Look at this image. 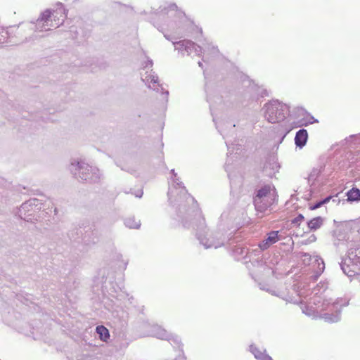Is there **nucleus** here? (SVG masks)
Here are the masks:
<instances>
[{
    "label": "nucleus",
    "instance_id": "obj_19",
    "mask_svg": "<svg viewBox=\"0 0 360 360\" xmlns=\"http://www.w3.org/2000/svg\"><path fill=\"white\" fill-rule=\"evenodd\" d=\"M232 218L230 210L224 211L219 218V229L224 230L225 226H229L233 224Z\"/></svg>",
    "mask_w": 360,
    "mask_h": 360
},
{
    "label": "nucleus",
    "instance_id": "obj_37",
    "mask_svg": "<svg viewBox=\"0 0 360 360\" xmlns=\"http://www.w3.org/2000/svg\"><path fill=\"white\" fill-rule=\"evenodd\" d=\"M143 191H139L137 193L135 194L136 197L141 198L143 195Z\"/></svg>",
    "mask_w": 360,
    "mask_h": 360
},
{
    "label": "nucleus",
    "instance_id": "obj_45",
    "mask_svg": "<svg viewBox=\"0 0 360 360\" xmlns=\"http://www.w3.org/2000/svg\"><path fill=\"white\" fill-rule=\"evenodd\" d=\"M173 191H169L168 192V195H169V200H171V198H170V195L171 193H172Z\"/></svg>",
    "mask_w": 360,
    "mask_h": 360
},
{
    "label": "nucleus",
    "instance_id": "obj_29",
    "mask_svg": "<svg viewBox=\"0 0 360 360\" xmlns=\"http://www.w3.org/2000/svg\"><path fill=\"white\" fill-rule=\"evenodd\" d=\"M187 41H188V40L184 39V40H180L178 41H172V43L174 45L175 49L178 50L179 52L184 54L183 52L186 51V46H183V44L185 45Z\"/></svg>",
    "mask_w": 360,
    "mask_h": 360
},
{
    "label": "nucleus",
    "instance_id": "obj_41",
    "mask_svg": "<svg viewBox=\"0 0 360 360\" xmlns=\"http://www.w3.org/2000/svg\"><path fill=\"white\" fill-rule=\"evenodd\" d=\"M178 360H186V357L184 355H182L181 356L179 357Z\"/></svg>",
    "mask_w": 360,
    "mask_h": 360
},
{
    "label": "nucleus",
    "instance_id": "obj_11",
    "mask_svg": "<svg viewBox=\"0 0 360 360\" xmlns=\"http://www.w3.org/2000/svg\"><path fill=\"white\" fill-rule=\"evenodd\" d=\"M340 266L343 273L349 277L353 276H360V259L359 260H349L342 259Z\"/></svg>",
    "mask_w": 360,
    "mask_h": 360
},
{
    "label": "nucleus",
    "instance_id": "obj_8",
    "mask_svg": "<svg viewBox=\"0 0 360 360\" xmlns=\"http://www.w3.org/2000/svg\"><path fill=\"white\" fill-rule=\"evenodd\" d=\"M147 60L142 64L143 69H150V73L148 72H146V76L145 78H141L142 81L148 85V88L153 89L156 90L158 92H161L162 94L165 95L166 101H167V96L169 95V91L167 90H165L161 84H159L158 76L157 74L153 71V61L149 57H146Z\"/></svg>",
    "mask_w": 360,
    "mask_h": 360
},
{
    "label": "nucleus",
    "instance_id": "obj_40",
    "mask_svg": "<svg viewBox=\"0 0 360 360\" xmlns=\"http://www.w3.org/2000/svg\"><path fill=\"white\" fill-rule=\"evenodd\" d=\"M198 64L199 67H200L201 68H203V65H202V63L201 61H199L198 63Z\"/></svg>",
    "mask_w": 360,
    "mask_h": 360
},
{
    "label": "nucleus",
    "instance_id": "obj_34",
    "mask_svg": "<svg viewBox=\"0 0 360 360\" xmlns=\"http://www.w3.org/2000/svg\"><path fill=\"white\" fill-rule=\"evenodd\" d=\"M215 124H216L217 129H218L219 132L223 136L224 139H225L226 136H227V134L226 133L225 129L223 128L219 129V126L218 125V124L217 122H215Z\"/></svg>",
    "mask_w": 360,
    "mask_h": 360
},
{
    "label": "nucleus",
    "instance_id": "obj_2",
    "mask_svg": "<svg viewBox=\"0 0 360 360\" xmlns=\"http://www.w3.org/2000/svg\"><path fill=\"white\" fill-rule=\"evenodd\" d=\"M70 170L76 179L87 184L99 182L102 175L97 167L90 166L83 161L72 162Z\"/></svg>",
    "mask_w": 360,
    "mask_h": 360
},
{
    "label": "nucleus",
    "instance_id": "obj_10",
    "mask_svg": "<svg viewBox=\"0 0 360 360\" xmlns=\"http://www.w3.org/2000/svg\"><path fill=\"white\" fill-rule=\"evenodd\" d=\"M153 335L161 340H167L174 347H178L183 352V344L179 337L176 335L168 333L164 328L155 326L153 328Z\"/></svg>",
    "mask_w": 360,
    "mask_h": 360
},
{
    "label": "nucleus",
    "instance_id": "obj_49",
    "mask_svg": "<svg viewBox=\"0 0 360 360\" xmlns=\"http://www.w3.org/2000/svg\"><path fill=\"white\" fill-rule=\"evenodd\" d=\"M127 265V262H125V263H124V269H126Z\"/></svg>",
    "mask_w": 360,
    "mask_h": 360
},
{
    "label": "nucleus",
    "instance_id": "obj_51",
    "mask_svg": "<svg viewBox=\"0 0 360 360\" xmlns=\"http://www.w3.org/2000/svg\"><path fill=\"white\" fill-rule=\"evenodd\" d=\"M359 281H360V279H359Z\"/></svg>",
    "mask_w": 360,
    "mask_h": 360
},
{
    "label": "nucleus",
    "instance_id": "obj_30",
    "mask_svg": "<svg viewBox=\"0 0 360 360\" xmlns=\"http://www.w3.org/2000/svg\"><path fill=\"white\" fill-rule=\"evenodd\" d=\"M32 23L35 24L34 25V31L35 32H42L44 30H49L50 29H46L47 26L45 22H39L38 19L36 20V22H31Z\"/></svg>",
    "mask_w": 360,
    "mask_h": 360
},
{
    "label": "nucleus",
    "instance_id": "obj_25",
    "mask_svg": "<svg viewBox=\"0 0 360 360\" xmlns=\"http://www.w3.org/2000/svg\"><path fill=\"white\" fill-rule=\"evenodd\" d=\"M270 191L271 186L269 184L265 185L257 191L256 195L254 197V198H257V200H259V199L266 197L270 193Z\"/></svg>",
    "mask_w": 360,
    "mask_h": 360
},
{
    "label": "nucleus",
    "instance_id": "obj_18",
    "mask_svg": "<svg viewBox=\"0 0 360 360\" xmlns=\"http://www.w3.org/2000/svg\"><path fill=\"white\" fill-rule=\"evenodd\" d=\"M315 262L317 264V269L315 271L314 274L310 277L311 281H316L321 275L325 269V263L323 259L319 256L315 257Z\"/></svg>",
    "mask_w": 360,
    "mask_h": 360
},
{
    "label": "nucleus",
    "instance_id": "obj_6",
    "mask_svg": "<svg viewBox=\"0 0 360 360\" xmlns=\"http://www.w3.org/2000/svg\"><path fill=\"white\" fill-rule=\"evenodd\" d=\"M42 205L41 200L31 198L21 205L18 208V214L20 219L27 222H32L34 220H37V213L42 208Z\"/></svg>",
    "mask_w": 360,
    "mask_h": 360
},
{
    "label": "nucleus",
    "instance_id": "obj_44",
    "mask_svg": "<svg viewBox=\"0 0 360 360\" xmlns=\"http://www.w3.org/2000/svg\"><path fill=\"white\" fill-rule=\"evenodd\" d=\"M196 29L198 30V32L202 34V30L201 28H198V27H196Z\"/></svg>",
    "mask_w": 360,
    "mask_h": 360
},
{
    "label": "nucleus",
    "instance_id": "obj_5",
    "mask_svg": "<svg viewBox=\"0 0 360 360\" xmlns=\"http://www.w3.org/2000/svg\"><path fill=\"white\" fill-rule=\"evenodd\" d=\"M121 288L112 281H108L107 278L104 280V277L93 286V290L98 295H101L103 298H106L114 302L113 299L119 300V297L122 295L119 294ZM115 304V303H113Z\"/></svg>",
    "mask_w": 360,
    "mask_h": 360
},
{
    "label": "nucleus",
    "instance_id": "obj_21",
    "mask_svg": "<svg viewBox=\"0 0 360 360\" xmlns=\"http://www.w3.org/2000/svg\"><path fill=\"white\" fill-rule=\"evenodd\" d=\"M347 201L349 202H360V189L352 187L346 193Z\"/></svg>",
    "mask_w": 360,
    "mask_h": 360
},
{
    "label": "nucleus",
    "instance_id": "obj_7",
    "mask_svg": "<svg viewBox=\"0 0 360 360\" xmlns=\"http://www.w3.org/2000/svg\"><path fill=\"white\" fill-rule=\"evenodd\" d=\"M155 15L160 19H164L166 15L169 18L174 17L178 18V20H174L175 26L168 25L172 30L181 28V22L186 20L185 13L179 11L175 4H170L167 6H160L155 12Z\"/></svg>",
    "mask_w": 360,
    "mask_h": 360
},
{
    "label": "nucleus",
    "instance_id": "obj_15",
    "mask_svg": "<svg viewBox=\"0 0 360 360\" xmlns=\"http://www.w3.org/2000/svg\"><path fill=\"white\" fill-rule=\"evenodd\" d=\"M308 132L305 129H299L295 136V144L296 147L302 148L307 143Z\"/></svg>",
    "mask_w": 360,
    "mask_h": 360
},
{
    "label": "nucleus",
    "instance_id": "obj_3",
    "mask_svg": "<svg viewBox=\"0 0 360 360\" xmlns=\"http://www.w3.org/2000/svg\"><path fill=\"white\" fill-rule=\"evenodd\" d=\"M263 108L265 110L264 117L270 123L283 121L289 113V107L278 100H273L266 103Z\"/></svg>",
    "mask_w": 360,
    "mask_h": 360
},
{
    "label": "nucleus",
    "instance_id": "obj_17",
    "mask_svg": "<svg viewBox=\"0 0 360 360\" xmlns=\"http://www.w3.org/2000/svg\"><path fill=\"white\" fill-rule=\"evenodd\" d=\"M330 309L334 310L335 312L324 313L322 315V318L325 320V321H326L328 323L338 322L341 319V309H333L332 307H331Z\"/></svg>",
    "mask_w": 360,
    "mask_h": 360
},
{
    "label": "nucleus",
    "instance_id": "obj_26",
    "mask_svg": "<svg viewBox=\"0 0 360 360\" xmlns=\"http://www.w3.org/2000/svg\"><path fill=\"white\" fill-rule=\"evenodd\" d=\"M253 201L255 209L261 212H265L269 207V205L264 202V198H261L259 200H257V198H254Z\"/></svg>",
    "mask_w": 360,
    "mask_h": 360
},
{
    "label": "nucleus",
    "instance_id": "obj_1",
    "mask_svg": "<svg viewBox=\"0 0 360 360\" xmlns=\"http://www.w3.org/2000/svg\"><path fill=\"white\" fill-rule=\"evenodd\" d=\"M171 173L173 175L172 181L174 184L181 188L179 198H182L183 200L176 207V214L179 219H181L184 227L187 229L193 228L195 232L197 239L205 249L218 248L223 246L225 240L229 238L223 234L219 238L211 236L207 238V228L205 224V219L202 214L197 201L188 193L183 182L177 177V174L174 169L171 170Z\"/></svg>",
    "mask_w": 360,
    "mask_h": 360
},
{
    "label": "nucleus",
    "instance_id": "obj_43",
    "mask_svg": "<svg viewBox=\"0 0 360 360\" xmlns=\"http://www.w3.org/2000/svg\"><path fill=\"white\" fill-rule=\"evenodd\" d=\"M290 130H288L283 136L281 141L284 139V137L286 136V134L289 132Z\"/></svg>",
    "mask_w": 360,
    "mask_h": 360
},
{
    "label": "nucleus",
    "instance_id": "obj_13",
    "mask_svg": "<svg viewBox=\"0 0 360 360\" xmlns=\"http://www.w3.org/2000/svg\"><path fill=\"white\" fill-rule=\"evenodd\" d=\"M279 167L280 165L275 157H269L264 165L263 172L266 176L272 178L278 172Z\"/></svg>",
    "mask_w": 360,
    "mask_h": 360
},
{
    "label": "nucleus",
    "instance_id": "obj_33",
    "mask_svg": "<svg viewBox=\"0 0 360 360\" xmlns=\"http://www.w3.org/2000/svg\"><path fill=\"white\" fill-rule=\"evenodd\" d=\"M322 205H323L322 202H321V200H319V201H317L314 205H310L309 206V210H316V209L321 207Z\"/></svg>",
    "mask_w": 360,
    "mask_h": 360
},
{
    "label": "nucleus",
    "instance_id": "obj_20",
    "mask_svg": "<svg viewBox=\"0 0 360 360\" xmlns=\"http://www.w3.org/2000/svg\"><path fill=\"white\" fill-rule=\"evenodd\" d=\"M250 351L257 360H273L272 358L266 353V350L262 352L253 345L250 346Z\"/></svg>",
    "mask_w": 360,
    "mask_h": 360
},
{
    "label": "nucleus",
    "instance_id": "obj_16",
    "mask_svg": "<svg viewBox=\"0 0 360 360\" xmlns=\"http://www.w3.org/2000/svg\"><path fill=\"white\" fill-rule=\"evenodd\" d=\"M349 300H348V299L338 297L333 302H332L331 299L324 300L323 304L326 305V307H329L331 305V307L333 309H340L342 310V308L343 307H346V306L349 305Z\"/></svg>",
    "mask_w": 360,
    "mask_h": 360
},
{
    "label": "nucleus",
    "instance_id": "obj_35",
    "mask_svg": "<svg viewBox=\"0 0 360 360\" xmlns=\"http://www.w3.org/2000/svg\"><path fill=\"white\" fill-rule=\"evenodd\" d=\"M258 95L260 97H264V96H269L267 90L266 89H261V91L259 89H258Z\"/></svg>",
    "mask_w": 360,
    "mask_h": 360
},
{
    "label": "nucleus",
    "instance_id": "obj_12",
    "mask_svg": "<svg viewBox=\"0 0 360 360\" xmlns=\"http://www.w3.org/2000/svg\"><path fill=\"white\" fill-rule=\"evenodd\" d=\"M186 46V51L187 53V55H191L193 53H194L196 56H201L202 51L203 48H202L200 46L196 44L195 42L188 40L186 44L184 45ZM206 49L210 50L212 54L215 55L219 53V50L217 47L214 46H210V44L207 45V46L204 47V50Z\"/></svg>",
    "mask_w": 360,
    "mask_h": 360
},
{
    "label": "nucleus",
    "instance_id": "obj_27",
    "mask_svg": "<svg viewBox=\"0 0 360 360\" xmlns=\"http://www.w3.org/2000/svg\"><path fill=\"white\" fill-rule=\"evenodd\" d=\"M124 224L130 229H139L141 226V221L140 220L136 221L135 218L132 217L125 219Z\"/></svg>",
    "mask_w": 360,
    "mask_h": 360
},
{
    "label": "nucleus",
    "instance_id": "obj_47",
    "mask_svg": "<svg viewBox=\"0 0 360 360\" xmlns=\"http://www.w3.org/2000/svg\"><path fill=\"white\" fill-rule=\"evenodd\" d=\"M54 212H55V214H57V212H58V210L56 207L54 208Z\"/></svg>",
    "mask_w": 360,
    "mask_h": 360
},
{
    "label": "nucleus",
    "instance_id": "obj_39",
    "mask_svg": "<svg viewBox=\"0 0 360 360\" xmlns=\"http://www.w3.org/2000/svg\"><path fill=\"white\" fill-rule=\"evenodd\" d=\"M82 360H91V356H86Z\"/></svg>",
    "mask_w": 360,
    "mask_h": 360
},
{
    "label": "nucleus",
    "instance_id": "obj_9",
    "mask_svg": "<svg viewBox=\"0 0 360 360\" xmlns=\"http://www.w3.org/2000/svg\"><path fill=\"white\" fill-rule=\"evenodd\" d=\"M57 6V9L53 12L51 9H46L41 12L37 18L39 22H45L46 25L53 26L51 24H49L50 21L51 22L53 20L56 21V18L59 20L61 18L62 22L60 24H62L67 17L68 11L65 9L62 3L58 2Z\"/></svg>",
    "mask_w": 360,
    "mask_h": 360
},
{
    "label": "nucleus",
    "instance_id": "obj_14",
    "mask_svg": "<svg viewBox=\"0 0 360 360\" xmlns=\"http://www.w3.org/2000/svg\"><path fill=\"white\" fill-rule=\"evenodd\" d=\"M279 240L278 231H271L267 234L266 238L259 244V247L262 250H267L271 245L276 243Z\"/></svg>",
    "mask_w": 360,
    "mask_h": 360
},
{
    "label": "nucleus",
    "instance_id": "obj_23",
    "mask_svg": "<svg viewBox=\"0 0 360 360\" xmlns=\"http://www.w3.org/2000/svg\"><path fill=\"white\" fill-rule=\"evenodd\" d=\"M323 224V219L321 217H316L307 222V226L311 231H316Z\"/></svg>",
    "mask_w": 360,
    "mask_h": 360
},
{
    "label": "nucleus",
    "instance_id": "obj_38",
    "mask_svg": "<svg viewBox=\"0 0 360 360\" xmlns=\"http://www.w3.org/2000/svg\"><path fill=\"white\" fill-rule=\"evenodd\" d=\"M316 236H315V235H314V234H313V235H311V236L309 237V240H310L311 242L316 241Z\"/></svg>",
    "mask_w": 360,
    "mask_h": 360
},
{
    "label": "nucleus",
    "instance_id": "obj_28",
    "mask_svg": "<svg viewBox=\"0 0 360 360\" xmlns=\"http://www.w3.org/2000/svg\"><path fill=\"white\" fill-rule=\"evenodd\" d=\"M357 250H358V248H350L349 249L348 255H347L348 257L346 259L347 262L349 261V260L356 261V260H359L360 259V256L356 253Z\"/></svg>",
    "mask_w": 360,
    "mask_h": 360
},
{
    "label": "nucleus",
    "instance_id": "obj_36",
    "mask_svg": "<svg viewBox=\"0 0 360 360\" xmlns=\"http://www.w3.org/2000/svg\"><path fill=\"white\" fill-rule=\"evenodd\" d=\"M333 197L331 195H328L327 197H326L325 198H323V200H321V202H322L323 205L328 203L332 198Z\"/></svg>",
    "mask_w": 360,
    "mask_h": 360
},
{
    "label": "nucleus",
    "instance_id": "obj_22",
    "mask_svg": "<svg viewBox=\"0 0 360 360\" xmlns=\"http://www.w3.org/2000/svg\"><path fill=\"white\" fill-rule=\"evenodd\" d=\"M325 168V165H320L316 167H314L311 171L310 174L308 176L309 182H311V184H314L315 181L317 180L319 176L323 172Z\"/></svg>",
    "mask_w": 360,
    "mask_h": 360
},
{
    "label": "nucleus",
    "instance_id": "obj_32",
    "mask_svg": "<svg viewBox=\"0 0 360 360\" xmlns=\"http://www.w3.org/2000/svg\"><path fill=\"white\" fill-rule=\"evenodd\" d=\"M304 219L302 214H298L296 217L291 220V224L295 226H300V223Z\"/></svg>",
    "mask_w": 360,
    "mask_h": 360
},
{
    "label": "nucleus",
    "instance_id": "obj_48",
    "mask_svg": "<svg viewBox=\"0 0 360 360\" xmlns=\"http://www.w3.org/2000/svg\"><path fill=\"white\" fill-rule=\"evenodd\" d=\"M240 253H241V254H243V253H244V249H241Z\"/></svg>",
    "mask_w": 360,
    "mask_h": 360
},
{
    "label": "nucleus",
    "instance_id": "obj_50",
    "mask_svg": "<svg viewBox=\"0 0 360 360\" xmlns=\"http://www.w3.org/2000/svg\"><path fill=\"white\" fill-rule=\"evenodd\" d=\"M300 293L301 295H302L303 291H300Z\"/></svg>",
    "mask_w": 360,
    "mask_h": 360
},
{
    "label": "nucleus",
    "instance_id": "obj_42",
    "mask_svg": "<svg viewBox=\"0 0 360 360\" xmlns=\"http://www.w3.org/2000/svg\"><path fill=\"white\" fill-rule=\"evenodd\" d=\"M165 37L167 39V40H169V41H172V39H170L169 36L167 35V34H164Z\"/></svg>",
    "mask_w": 360,
    "mask_h": 360
},
{
    "label": "nucleus",
    "instance_id": "obj_31",
    "mask_svg": "<svg viewBox=\"0 0 360 360\" xmlns=\"http://www.w3.org/2000/svg\"><path fill=\"white\" fill-rule=\"evenodd\" d=\"M318 122V120L311 115H308L307 117L303 118L300 121V126H307L308 124Z\"/></svg>",
    "mask_w": 360,
    "mask_h": 360
},
{
    "label": "nucleus",
    "instance_id": "obj_4",
    "mask_svg": "<svg viewBox=\"0 0 360 360\" xmlns=\"http://www.w3.org/2000/svg\"><path fill=\"white\" fill-rule=\"evenodd\" d=\"M68 236L73 240L81 238L82 242L88 246L96 244L100 238L98 231L95 229L94 226L85 227L83 230L81 227L79 229L75 228L70 230Z\"/></svg>",
    "mask_w": 360,
    "mask_h": 360
},
{
    "label": "nucleus",
    "instance_id": "obj_24",
    "mask_svg": "<svg viewBox=\"0 0 360 360\" xmlns=\"http://www.w3.org/2000/svg\"><path fill=\"white\" fill-rule=\"evenodd\" d=\"M96 331L101 340L105 342L110 338L109 330L105 326L102 325L96 326Z\"/></svg>",
    "mask_w": 360,
    "mask_h": 360
},
{
    "label": "nucleus",
    "instance_id": "obj_46",
    "mask_svg": "<svg viewBox=\"0 0 360 360\" xmlns=\"http://www.w3.org/2000/svg\"><path fill=\"white\" fill-rule=\"evenodd\" d=\"M226 145L228 147V150H229L230 148H229V142L227 141H226Z\"/></svg>",
    "mask_w": 360,
    "mask_h": 360
}]
</instances>
